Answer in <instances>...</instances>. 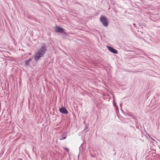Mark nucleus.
I'll return each instance as SVG.
<instances>
[{"mask_svg":"<svg viewBox=\"0 0 160 160\" xmlns=\"http://www.w3.org/2000/svg\"><path fill=\"white\" fill-rule=\"evenodd\" d=\"M84 91H85V92H86V91H85V90H84Z\"/></svg>","mask_w":160,"mask_h":160,"instance_id":"nucleus-12","label":"nucleus"},{"mask_svg":"<svg viewBox=\"0 0 160 160\" xmlns=\"http://www.w3.org/2000/svg\"><path fill=\"white\" fill-rule=\"evenodd\" d=\"M31 58H29L28 60L25 61V65L26 66H28L29 64V62L32 61Z\"/></svg>","mask_w":160,"mask_h":160,"instance_id":"nucleus-7","label":"nucleus"},{"mask_svg":"<svg viewBox=\"0 0 160 160\" xmlns=\"http://www.w3.org/2000/svg\"><path fill=\"white\" fill-rule=\"evenodd\" d=\"M83 144V143L81 144V146L79 148V152H82L83 150V147H82Z\"/></svg>","mask_w":160,"mask_h":160,"instance_id":"nucleus-8","label":"nucleus"},{"mask_svg":"<svg viewBox=\"0 0 160 160\" xmlns=\"http://www.w3.org/2000/svg\"><path fill=\"white\" fill-rule=\"evenodd\" d=\"M59 110L61 113L63 114H68V111L64 107L60 108Z\"/></svg>","mask_w":160,"mask_h":160,"instance_id":"nucleus-5","label":"nucleus"},{"mask_svg":"<svg viewBox=\"0 0 160 160\" xmlns=\"http://www.w3.org/2000/svg\"><path fill=\"white\" fill-rule=\"evenodd\" d=\"M107 48L108 50L116 54L118 53V51L117 50L109 46H107Z\"/></svg>","mask_w":160,"mask_h":160,"instance_id":"nucleus-3","label":"nucleus"},{"mask_svg":"<svg viewBox=\"0 0 160 160\" xmlns=\"http://www.w3.org/2000/svg\"><path fill=\"white\" fill-rule=\"evenodd\" d=\"M66 134H63L61 135L60 136V140H61L65 139L66 138Z\"/></svg>","mask_w":160,"mask_h":160,"instance_id":"nucleus-6","label":"nucleus"},{"mask_svg":"<svg viewBox=\"0 0 160 160\" xmlns=\"http://www.w3.org/2000/svg\"><path fill=\"white\" fill-rule=\"evenodd\" d=\"M47 50V47L45 46L42 47L36 53L35 59L38 60L41 57H42L45 53Z\"/></svg>","mask_w":160,"mask_h":160,"instance_id":"nucleus-1","label":"nucleus"},{"mask_svg":"<svg viewBox=\"0 0 160 160\" xmlns=\"http://www.w3.org/2000/svg\"><path fill=\"white\" fill-rule=\"evenodd\" d=\"M55 30L57 32L62 33L64 31V29L62 28L56 26L55 27Z\"/></svg>","mask_w":160,"mask_h":160,"instance_id":"nucleus-4","label":"nucleus"},{"mask_svg":"<svg viewBox=\"0 0 160 160\" xmlns=\"http://www.w3.org/2000/svg\"><path fill=\"white\" fill-rule=\"evenodd\" d=\"M114 106L115 107V108H116L117 107L116 104V103H113Z\"/></svg>","mask_w":160,"mask_h":160,"instance_id":"nucleus-10","label":"nucleus"},{"mask_svg":"<svg viewBox=\"0 0 160 160\" xmlns=\"http://www.w3.org/2000/svg\"><path fill=\"white\" fill-rule=\"evenodd\" d=\"M100 21L105 27H107L108 25V22L106 18L104 16H101L100 18Z\"/></svg>","mask_w":160,"mask_h":160,"instance_id":"nucleus-2","label":"nucleus"},{"mask_svg":"<svg viewBox=\"0 0 160 160\" xmlns=\"http://www.w3.org/2000/svg\"><path fill=\"white\" fill-rule=\"evenodd\" d=\"M63 149L64 150H66L68 152L69 151V149L68 148H67L66 147H64L63 148Z\"/></svg>","mask_w":160,"mask_h":160,"instance_id":"nucleus-9","label":"nucleus"},{"mask_svg":"<svg viewBox=\"0 0 160 160\" xmlns=\"http://www.w3.org/2000/svg\"><path fill=\"white\" fill-rule=\"evenodd\" d=\"M84 91H85V92H86V91H85V90H84Z\"/></svg>","mask_w":160,"mask_h":160,"instance_id":"nucleus-11","label":"nucleus"}]
</instances>
